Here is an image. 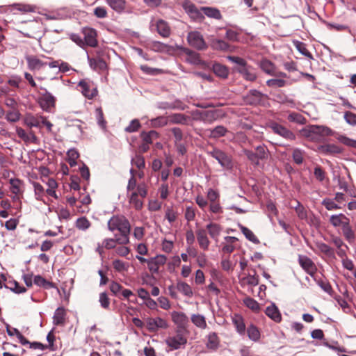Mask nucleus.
I'll return each mask as SVG.
<instances>
[{
  "instance_id": "f257e3e1",
  "label": "nucleus",
  "mask_w": 356,
  "mask_h": 356,
  "mask_svg": "<svg viewBox=\"0 0 356 356\" xmlns=\"http://www.w3.org/2000/svg\"><path fill=\"white\" fill-rule=\"evenodd\" d=\"M148 193V186L142 182L137 184L136 178H129L127 186V196L129 203L136 211H140L143 208V200Z\"/></svg>"
},
{
  "instance_id": "f03ea898",
  "label": "nucleus",
  "mask_w": 356,
  "mask_h": 356,
  "mask_svg": "<svg viewBox=\"0 0 356 356\" xmlns=\"http://www.w3.org/2000/svg\"><path fill=\"white\" fill-rule=\"evenodd\" d=\"M108 228L110 231L118 230L121 236L117 238L118 244L126 245L129 243V234L130 233V223L129 220L122 216H114L108 222Z\"/></svg>"
},
{
  "instance_id": "7ed1b4c3",
  "label": "nucleus",
  "mask_w": 356,
  "mask_h": 356,
  "mask_svg": "<svg viewBox=\"0 0 356 356\" xmlns=\"http://www.w3.org/2000/svg\"><path fill=\"white\" fill-rule=\"evenodd\" d=\"M301 136L313 142H320L324 137L332 136L333 131L329 127L319 125H309L300 131Z\"/></svg>"
},
{
  "instance_id": "20e7f679",
  "label": "nucleus",
  "mask_w": 356,
  "mask_h": 356,
  "mask_svg": "<svg viewBox=\"0 0 356 356\" xmlns=\"http://www.w3.org/2000/svg\"><path fill=\"white\" fill-rule=\"evenodd\" d=\"M187 343V337L182 332L177 330L175 334L169 336L165 339V343L171 350L184 348Z\"/></svg>"
},
{
  "instance_id": "39448f33",
  "label": "nucleus",
  "mask_w": 356,
  "mask_h": 356,
  "mask_svg": "<svg viewBox=\"0 0 356 356\" xmlns=\"http://www.w3.org/2000/svg\"><path fill=\"white\" fill-rule=\"evenodd\" d=\"M78 87L82 95L88 99H92L97 95L98 91L97 87L92 82L83 79L79 82Z\"/></svg>"
},
{
  "instance_id": "423d86ee",
  "label": "nucleus",
  "mask_w": 356,
  "mask_h": 356,
  "mask_svg": "<svg viewBox=\"0 0 356 356\" xmlns=\"http://www.w3.org/2000/svg\"><path fill=\"white\" fill-rule=\"evenodd\" d=\"M187 40L191 47L198 50H203L207 47L202 34L198 31L190 32Z\"/></svg>"
},
{
  "instance_id": "0eeeda50",
  "label": "nucleus",
  "mask_w": 356,
  "mask_h": 356,
  "mask_svg": "<svg viewBox=\"0 0 356 356\" xmlns=\"http://www.w3.org/2000/svg\"><path fill=\"white\" fill-rule=\"evenodd\" d=\"M209 154L216 159L222 167L227 169H231L232 168V162L230 156L220 149H214Z\"/></svg>"
},
{
  "instance_id": "6e6552de",
  "label": "nucleus",
  "mask_w": 356,
  "mask_h": 356,
  "mask_svg": "<svg viewBox=\"0 0 356 356\" xmlns=\"http://www.w3.org/2000/svg\"><path fill=\"white\" fill-rule=\"evenodd\" d=\"M268 127L275 134L280 135L286 140H293L296 139V136L292 131L275 122H270Z\"/></svg>"
},
{
  "instance_id": "1a4fd4ad",
  "label": "nucleus",
  "mask_w": 356,
  "mask_h": 356,
  "mask_svg": "<svg viewBox=\"0 0 356 356\" xmlns=\"http://www.w3.org/2000/svg\"><path fill=\"white\" fill-rule=\"evenodd\" d=\"M147 329L150 332H156L159 329H166L168 327V322L160 318H148L146 320Z\"/></svg>"
},
{
  "instance_id": "9d476101",
  "label": "nucleus",
  "mask_w": 356,
  "mask_h": 356,
  "mask_svg": "<svg viewBox=\"0 0 356 356\" xmlns=\"http://www.w3.org/2000/svg\"><path fill=\"white\" fill-rule=\"evenodd\" d=\"M298 262L307 273L310 275L312 277L314 276L317 271V268L310 258L305 255H299Z\"/></svg>"
},
{
  "instance_id": "9b49d317",
  "label": "nucleus",
  "mask_w": 356,
  "mask_h": 356,
  "mask_svg": "<svg viewBox=\"0 0 356 356\" xmlns=\"http://www.w3.org/2000/svg\"><path fill=\"white\" fill-rule=\"evenodd\" d=\"M82 33L84 36L83 42L85 45L91 47L97 46V31L95 29L90 27H85L82 29Z\"/></svg>"
},
{
  "instance_id": "f8f14e48",
  "label": "nucleus",
  "mask_w": 356,
  "mask_h": 356,
  "mask_svg": "<svg viewBox=\"0 0 356 356\" xmlns=\"http://www.w3.org/2000/svg\"><path fill=\"white\" fill-rule=\"evenodd\" d=\"M198 119L204 123L211 124L220 118V111L218 110H207L198 113Z\"/></svg>"
},
{
  "instance_id": "ddd939ff",
  "label": "nucleus",
  "mask_w": 356,
  "mask_h": 356,
  "mask_svg": "<svg viewBox=\"0 0 356 356\" xmlns=\"http://www.w3.org/2000/svg\"><path fill=\"white\" fill-rule=\"evenodd\" d=\"M167 261L165 255L159 254L148 260V269L152 273H158L161 266L164 265Z\"/></svg>"
},
{
  "instance_id": "4468645a",
  "label": "nucleus",
  "mask_w": 356,
  "mask_h": 356,
  "mask_svg": "<svg viewBox=\"0 0 356 356\" xmlns=\"http://www.w3.org/2000/svg\"><path fill=\"white\" fill-rule=\"evenodd\" d=\"M238 239L234 236H225L221 243L222 252L225 254H231L237 246Z\"/></svg>"
},
{
  "instance_id": "2eb2a0df",
  "label": "nucleus",
  "mask_w": 356,
  "mask_h": 356,
  "mask_svg": "<svg viewBox=\"0 0 356 356\" xmlns=\"http://www.w3.org/2000/svg\"><path fill=\"white\" fill-rule=\"evenodd\" d=\"M172 322L178 328H184L188 323V318L186 314L181 312L173 311L170 313Z\"/></svg>"
},
{
  "instance_id": "dca6fc26",
  "label": "nucleus",
  "mask_w": 356,
  "mask_h": 356,
  "mask_svg": "<svg viewBox=\"0 0 356 356\" xmlns=\"http://www.w3.org/2000/svg\"><path fill=\"white\" fill-rule=\"evenodd\" d=\"M237 72L241 74L244 79L249 81H254L257 77L254 69L247 64L242 67H238Z\"/></svg>"
},
{
  "instance_id": "f3484780",
  "label": "nucleus",
  "mask_w": 356,
  "mask_h": 356,
  "mask_svg": "<svg viewBox=\"0 0 356 356\" xmlns=\"http://www.w3.org/2000/svg\"><path fill=\"white\" fill-rule=\"evenodd\" d=\"M42 89L44 90V92L42 93V97L40 98V105L44 110L47 111L50 108L54 107L55 106L56 99L46 89Z\"/></svg>"
},
{
  "instance_id": "a211bd4d",
  "label": "nucleus",
  "mask_w": 356,
  "mask_h": 356,
  "mask_svg": "<svg viewBox=\"0 0 356 356\" xmlns=\"http://www.w3.org/2000/svg\"><path fill=\"white\" fill-rule=\"evenodd\" d=\"M42 118L43 116L42 115H34L31 113H26L23 118V122L24 124L29 128L40 127Z\"/></svg>"
},
{
  "instance_id": "6ab92c4d",
  "label": "nucleus",
  "mask_w": 356,
  "mask_h": 356,
  "mask_svg": "<svg viewBox=\"0 0 356 356\" xmlns=\"http://www.w3.org/2000/svg\"><path fill=\"white\" fill-rule=\"evenodd\" d=\"M196 236L200 248L204 250H207L210 245V241L207 236V230L204 229H197Z\"/></svg>"
},
{
  "instance_id": "aec40b11",
  "label": "nucleus",
  "mask_w": 356,
  "mask_h": 356,
  "mask_svg": "<svg viewBox=\"0 0 356 356\" xmlns=\"http://www.w3.org/2000/svg\"><path fill=\"white\" fill-rule=\"evenodd\" d=\"M28 67L31 70H39L47 65L35 56H26Z\"/></svg>"
},
{
  "instance_id": "412c9836",
  "label": "nucleus",
  "mask_w": 356,
  "mask_h": 356,
  "mask_svg": "<svg viewBox=\"0 0 356 356\" xmlns=\"http://www.w3.org/2000/svg\"><path fill=\"white\" fill-rule=\"evenodd\" d=\"M318 150L320 153L324 154H337L342 151L341 148L338 145L330 143L320 145L318 147Z\"/></svg>"
},
{
  "instance_id": "4be33fe9",
  "label": "nucleus",
  "mask_w": 356,
  "mask_h": 356,
  "mask_svg": "<svg viewBox=\"0 0 356 356\" xmlns=\"http://www.w3.org/2000/svg\"><path fill=\"white\" fill-rule=\"evenodd\" d=\"M16 133L18 137L22 139L26 143H35L38 140L37 137L35 136L33 131L26 133L25 130H24L22 128L16 127Z\"/></svg>"
},
{
  "instance_id": "5701e85b",
  "label": "nucleus",
  "mask_w": 356,
  "mask_h": 356,
  "mask_svg": "<svg viewBox=\"0 0 356 356\" xmlns=\"http://www.w3.org/2000/svg\"><path fill=\"white\" fill-rule=\"evenodd\" d=\"M259 66L263 72L267 74L273 76L277 75V68L274 63L268 59L261 60Z\"/></svg>"
},
{
  "instance_id": "b1692460",
  "label": "nucleus",
  "mask_w": 356,
  "mask_h": 356,
  "mask_svg": "<svg viewBox=\"0 0 356 356\" xmlns=\"http://www.w3.org/2000/svg\"><path fill=\"white\" fill-rule=\"evenodd\" d=\"M176 289L187 298H192L193 291L192 287L186 282L178 281L176 284Z\"/></svg>"
},
{
  "instance_id": "393cba45",
  "label": "nucleus",
  "mask_w": 356,
  "mask_h": 356,
  "mask_svg": "<svg viewBox=\"0 0 356 356\" xmlns=\"http://www.w3.org/2000/svg\"><path fill=\"white\" fill-rule=\"evenodd\" d=\"M266 314L275 322L279 323L282 320L281 314L278 308L274 305L271 304L268 306L265 311Z\"/></svg>"
},
{
  "instance_id": "a878e982",
  "label": "nucleus",
  "mask_w": 356,
  "mask_h": 356,
  "mask_svg": "<svg viewBox=\"0 0 356 356\" xmlns=\"http://www.w3.org/2000/svg\"><path fill=\"white\" fill-rule=\"evenodd\" d=\"M330 221L334 227L341 226L343 227L349 222V219L345 215L341 213L339 215H332Z\"/></svg>"
},
{
  "instance_id": "bb28decb",
  "label": "nucleus",
  "mask_w": 356,
  "mask_h": 356,
  "mask_svg": "<svg viewBox=\"0 0 356 356\" xmlns=\"http://www.w3.org/2000/svg\"><path fill=\"white\" fill-rule=\"evenodd\" d=\"M10 191L15 195L22 194L24 191V184L19 179H10Z\"/></svg>"
},
{
  "instance_id": "cd10ccee",
  "label": "nucleus",
  "mask_w": 356,
  "mask_h": 356,
  "mask_svg": "<svg viewBox=\"0 0 356 356\" xmlns=\"http://www.w3.org/2000/svg\"><path fill=\"white\" fill-rule=\"evenodd\" d=\"M263 95L258 90H252L250 91L246 97V102L250 104H257L261 102Z\"/></svg>"
},
{
  "instance_id": "c85d7f7f",
  "label": "nucleus",
  "mask_w": 356,
  "mask_h": 356,
  "mask_svg": "<svg viewBox=\"0 0 356 356\" xmlns=\"http://www.w3.org/2000/svg\"><path fill=\"white\" fill-rule=\"evenodd\" d=\"M191 322L198 328L204 330L207 327L206 318L203 315L194 314L191 317Z\"/></svg>"
},
{
  "instance_id": "c756f323",
  "label": "nucleus",
  "mask_w": 356,
  "mask_h": 356,
  "mask_svg": "<svg viewBox=\"0 0 356 356\" xmlns=\"http://www.w3.org/2000/svg\"><path fill=\"white\" fill-rule=\"evenodd\" d=\"M232 318L237 332L241 334H243L245 331V325L243 317L241 315L234 314Z\"/></svg>"
},
{
  "instance_id": "7c9ffc66",
  "label": "nucleus",
  "mask_w": 356,
  "mask_h": 356,
  "mask_svg": "<svg viewBox=\"0 0 356 356\" xmlns=\"http://www.w3.org/2000/svg\"><path fill=\"white\" fill-rule=\"evenodd\" d=\"M89 63L90 67L95 70L104 71L107 68L106 62L99 58H89Z\"/></svg>"
},
{
  "instance_id": "2f4dec72",
  "label": "nucleus",
  "mask_w": 356,
  "mask_h": 356,
  "mask_svg": "<svg viewBox=\"0 0 356 356\" xmlns=\"http://www.w3.org/2000/svg\"><path fill=\"white\" fill-rule=\"evenodd\" d=\"M207 230L208 231L210 236L216 240L218 241V236L220 234L221 232V227L220 225L216 223H209L207 225Z\"/></svg>"
},
{
  "instance_id": "473e14b6",
  "label": "nucleus",
  "mask_w": 356,
  "mask_h": 356,
  "mask_svg": "<svg viewBox=\"0 0 356 356\" xmlns=\"http://www.w3.org/2000/svg\"><path fill=\"white\" fill-rule=\"evenodd\" d=\"M188 118L181 113H174L168 116L170 124H186Z\"/></svg>"
},
{
  "instance_id": "72a5a7b5",
  "label": "nucleus",
  "mask_w": 356,
  "mask_h": 356,
  "mask_svg": "<svg viewBox=\"0 0 356 356\" xmlns=\"http://www.w3.org/2000/svg\"><path fill=\"white\" fill-rule=\"evenodd\" d=\"M315 245L317 250L321 253L324 254L327 257H334V253L332 248H331L328 245L323 243L317 241L315 243Z\"/></svg>"
},
{
  "instance_id": "f704fd0d",
  "label": "nucleus",
  "mask_w": 356,
  "mask_h": 356,
  "mask_svg": "<svg viewBox=\"0 0 356 356\" xmlns=\"http://www.w3.org/2000/svg\"><path fill=\"white\" fill-rule=\"evenodd\" d=\"M158 33L163 37H168L170 34V29L166 22L159 20L156 23Z\"/></svg>"
},
{
  "instance_id": "c9c22d12",
  "label": "nucleus",
  "mask_w": 356,
  "mask_h": 356,
  "mask_svg": "<svg viewBox=\"0 0 356 356\" xmlns=\"http://www.w3.org/2000/svg\"><path fill=\"white\" fill-rule=\"evenodd\" d=\"M106 1L116 12L121 13L125 8V0H106Z\"/></svg>"
},
{
  "instance_id": "e433bc0d",
  "label": "nucleus",
  "mask_w": 356,
  "mask_h": 356,
  "mask_svg": "<svg viewBox=\"0 0 356 356\" xmlns=\"http://www.w3.org/2000/svg\"><path fill=\"white\" fill-rule=\"evenodd\" d=\"M65 311L63 308L58 307L54 312L53 317L54 323L56 325H63L65 322Z\"/></svg>"
},
{
  "instance_id": "4c0bfd02",
  "label": "nucleus",
  "mask_w": 356,
  "mask_h": 356,
  "mask_svg": "<svg viewBox=\"0 0 356 356\" xmlns=\"http://www.w3.org/2000/svg\"><path fill=\"white\" fill-rule=\"evenodd\" d=\"M241 283L242 285L257 286L259 284V277L256 273L249 274L241 278Z\"/></svg>"
},
{
  "instance_id": "58836bf2",
  "label": "nucleus",
  "mask_w": 356,
  "mask_h": 356,
  "mask_svg": "<svg viewBox=\"0 0 356 356\" xmlns=\"http://www.w3.org/2000/svg\"><path fill=\"white\" fill-rule=\"evenodd\" d=\"M33 282L37 286H42L47 289H51L55 286L52 282L47 281L40 275H35L33 278Z\"/></svg>"
},
{
  "instance_id": "ea45409f",
  "label": "nucleus",
  "mask_w": 356,
  "mask_h": 356,
  "mask_svg": "<svg viewBox=\"0 0 356 356\" xmlns=\"http://www.w3.org/2000/svg\"><path fill=\"white\" fill-rule=\"evenodd\" d=\"M239 228L248 240L256 244L259 243V240L250 229L241 225Z\"/></svg>"
},
{
  "instance_id": "a19ab883",
  "label": "nucleus",
  "mask_w": 356,
  "mask_h": 356,
  "mask_svg": "<svg viewBox=\"0 0 356 356\" xmlns=\"http://www.w3.org/2000/svg\"><path fill=\"white\" fill-rule=\"evenodd\" d=\"M213 72L218 76L226 78L228 76L229 70L225 66L219 63H215L213 65Z\"/></svg>"
},
{
  "instance_id": "79ce46f5",
  "label": "nucleus",
  "mask_w": 356,
  "mask_h": 356,
  "mask_svg": "<svg viewBox=\"0 0 356 356\" xmlns=\"http://www.w3.org/2000/svg\"><path fill=\"white\" fill-rule=\"evenodd\" d=\"M184 6L185 10L191 15V17L194 19L202 17L201 13L197 10L194 4L188 2L186 3Z\"/></svg>"
},
{
  "instance_id": "37998d69",
  "label": "nucleus",
  "mask_w": 356,
  "mask_h": 356,
  "mask_svg": "<svg viewBox=\"0 0 356 356\" xmlns=\"http://www.w3.org/2000/svg\"><path fill=\"white\" fill-rule=\"evenodd\" d=\"M202 10L204 12V15L209 17L219 19L222 17L219 10L215 8L202 7Z\"/></svg>"
},
{
  "instance_id": "c03bdc74",
  "label": "nucleus",
  "mask_w": 356,
  "mask_h": 356,
  "mask_svg": "<svg viewBox=\"0 0 356 356\" xmlns=\"http://www.w3.org/2000/svg\"><path fill=\"white\" fill-rule=\"evenodd\" d=\"M244 305L254 312H259L260 310L259 304L254 299L247 297L243 300Z\"/></svg>"
},
{
  "instance_id": "a18cd8bd",
  "label": "nucleus",
  "mask_w": 356,
  "mask_h": 356,
  "mask_svg": "<svg viewBox=\"0 0 356 356\" xmlns=\"http://www.w3.org/2000/svg\"><path fill=\"white\" fill-rule=\"evenodd\" d=\"M293 44L300 54H302V55L305 56L309 58H313L312 54L307 50L306 44L305 43L296 40L293 41Z\"/></svg>"
},
{
  "instance_id": "49530a36",
  "label": "nucleus",
  "mask_w": 356,
  "mask_h": 356,
  "mask_svg": "<svg viewBox=\"0 0 356 356\" xmlns=\"http://www.w3.org/2000/svg\"><path fill=\"white\" fill-rule=\"evenodd\" d=\"M248 335L250 339L257 341L260 339V332L254 325H250L247 330Z\"/></svg>"
},
{
  "instance_id": "de8ad7c7",
  "label": "nucleus",
  "mask_w": 356,
  "mask_h": 356,
  "mask_svg": "<svg viewBox=\"0 0 356 356\" xmlns=\"http://www.w3.org/2000/svg\"><path fill=\"white\" fill-rule=\"evenodd\" d=\"M168 123V116H159L151 120V126L155 128L165 126Z\"/></svg>"
},
{
  "instance_id": "09e8293b",
  "label": "nucleus",
  "mask_w": 356,
  "mask_h": 356,
  "mask_svg": "<svg viewBox=\"0 0 356 356\" xmlns=\"http://www.w3.org/2000/svg\"><path fill=\"white\" fill-rule=\"evenodd\" d=\"M7 333L9 336L15 335L22 345L29 343V341L16 328H7Z\"/></svg>"
},
{
  "instance_id": "8fccbe9b",
  "label": "nucleus",
  "mask_w": 356,
  "mask_h": 356,
  "mask_svg": "<svg viewBox=\"0 0 356 356\" xmlns=\"http://www.w3.org/2000/svg\"><path fill=\"white\" fill-rule=\"evenodd\" d=\"M211 47L215 50L226 51L228 49L229 45L222 40L213 39L211 42Z\"/></svg>"
},
{
  "instance_id": "3c124183",
  "label": "nucleus",
  "mask_w": 356,
  "mask_h": 356,
  "mask_svg": "<svg viewBox=\"0 0 356 356\" xmlns=\"http://www.w3.org/2000/svg\"><path fill=\"white\" fill-rule=\"evenodd\" d=\"M67 162L71 167L76 165V160L79 156V154L75 149H71L67 152Z\"/></svg>"
},
{
  "instance_id": "603ef678",
  "label": "nucleus",
  "mask_w": 356,
  "mask_h": 356,
  "mask_svg": "<svg viewBox=\"0 0 356 356\" xmlns=\"http://www.w3.org/2000/svg\"><path fill=\"white\" fill-rule=\"evenodd\" d=\"M286 81L283 79L276 78L271 79L266 81V85L268 87L276 88H282L286 85Z\"/></svg>"
},
{
  "instance_id": "864d4df0",
  "label": "nucleus",
  "mask_w": 356,
  "mask_h": 356,
  "mask_svg": "<svg viewBox=\"0 0 356 356\" xmlns=\"http://www.w3.org/2000/svg\"><path fill=\"white\" fill-rule=\"evenodd\" d=\"M219 344V339L215 332L210 333L208 335V341L207 346L210 349H216Z\"/></svg>"
},
{
  "instance_id": "5fc2aeb1",
  "label": "nucleus",
  "mask_w": 356,
  "mask_h": 356,
  "mask_svg": "<svg viewBox=\"0 0 356 356\" xmlns=\"http://www.w3.org/2000/svg\"><path fill=\"white\" fill-rule=\"evenodd\" d=\"M32 184L34 188L35 196L36 200H43V197L44 194V189L43 186L40 184L35 181H33Z\"/></svg>"
},
{
  "instance_id": "6e6d98bb",
  "label": "nucleus",
  "mask_w": 356,
  "mask_h": 356,
  "mask_svg": "<svg viewBox=\"0 0 356 356\" xmlns=\"http://www.w3.org/2000/svg\"><path fill=\"white\" fill-rule=\"evenodd\" d=\"M256 155L259 161L268 158V151L265 145H259L255 148Z\"/></svg>"
},
{
  "instance_id": "4d7b16f0",
  "label": "nucleus",
  "mask_w": 356,
  "mask_h": 356,
  "mask_svg": "<svg viewBox=\"0 0 356 356\" xmlns=\"http://www.w3.org/2000/svg\"><path fill=\"white\" fill-rule=\"evenodd\" d=\"M343 234L347 241L351 242L355 239V233L350 226V222L342 227Z\"/></svg>"
},
{
  "instance_id": "13d9d810",
  "label": "nucleus",
  "mask_w": 356,
  "mask_h": 356,
  "mask_svg": "<svg viewBox=\"0 0 356 356\" xmlns=\"http://www.w3.org/2000/svg\"><path fill=\"white\" fill-rule=\"evenodd\" d=\"M113 267L116 271L122 273L128 270L129 264L120 259H115L113 261Z\"/></svg>"
},
{
  "instance_id": "bf43d9fd",
  "label": "nucleus",
  "mask_w": 356,
  "mask_h": 356,
  "mask_svg": "<svg viewBox=\"0 0 356 356\" xmlns=\"http://www.w3.org/2000/svg\"><path fill=\"white\" fill-rule=\"evenodd\" d=\"M90 226V221L85 217L78 218L76 221V227L81 230H86Z\"/></svg>"
},
{
  "instance_id": "052dcab7",
  "label": "nucleus",
  "mask_w": 356,
  "mask_h": 356,
  "mask_svg": "<svg viewBox=\"0 0 356 356\" xmlns=\"http://www.w3.org/2000/svg\"><path fill=\"white\" fill-rule=\"evenodd\" d=\"M227 129L223 126H217L211 131V136L213 138H219L223 136L227 133Z\"/></svg>"
},
{
  "instance_id": "680f3d73",
  "label": "nucleus",
  "mask_w": 356,
  "mask_h": 356,
  "mask_svg": "<svg viewBox=\"0 0 356 356\" xmlns=\"http://www.w3.org/2000/svg\"><path fill=\"white\" fill-rule=\"evenodd\" d=\"M95 113L99 126L104 129L106 128V122L104 118V113L102 109L101 108H97L95 110Z\"/></svg>"
},
{
  "instance_id": "e2e57ef3",
  "label": "nucleus",
  "mask_w": 356,
  "mask_h": 356,
  "mask_svg": "<svg viewBox=\"0 0 356 356\" xmlns=\"http://www.w3.org/2000/svg\"><path fill=\"white\" fill-rule=\"evenodd\" d=\"M288 120L290 122H294L300 124H304L305 120V118L301 114L295 112L288 115Z\"/></svg>"
},
{
  "instance_id": "0e129e2a",
  "label": "nucleus",
  "mask_w": 356,
  "mask_h": 356,
  "mask_svg": "<svg viewBox=\"0 0 356 356\" xmlns=\"http://www.w3.org/2000/svg\"><path fill=\"white\" fill-rule=\"evenodd\" d=\"M15 8L23 13H34L35 12L36 6L29 4H15Z\"/></svg>"
},
{
  "instance_id": "69168bd1",
  "label": "nucleus",
  "mask_w": 356,
  "mask_h": 356,
  "mask_svg": "<svg viewBox=\"0 0 356 356\" xmlns=\"http://www.w3.org/2000/svg\"><path fill=\"white\" fill-rule=\"evenodd\" d=\"M143 143L149 145L152 143L154 138H157L158 134L155 131H150L148 133H144L142 134Z\"/></svg>"
},
{
  "instance_id": "338daca9",
  "label": "nucleus",
  "mask_w": 356,
  "mask_h": 356,
  "mask_svg": "<svg viewBox=\"0 0 356 356\" xmlns=\"http://www.w3.org/2000/svg\"><path fill=\"white\" fill-rule=\"evenodd\" d=\"M131 163L139 169H143L145 166L144 157L141 155H136L132 159Z\"/></svg>"
},
{
  "instance_id": "774afa93",
  "label": "nucleus",
  "mask_w": 356,
  "mask_h": 356,
  "mask_svg": "<svg viewBox=\"0 0 356 356\" xmlns=\"http://www.w3.org/2000/svg\"><path fill=\"white\" fill-rule=\"evenodd\" d=\"M344 120L346 122L352 126L356 125V114L350 111L344 113Z\"/></svg>"
}]
</instances>
